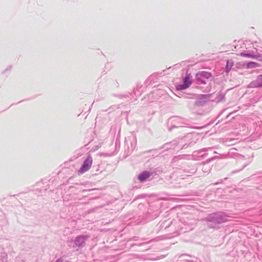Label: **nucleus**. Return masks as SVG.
Listing matches in <instances>:
<instances>
[{"label":"nucleus","instance_id":"nucleus-1","mask_svg":"<svg viewBox=\"0 0 262 262\" xmlns=\"http://www.w3.org/2000/svg\"><path fill=\"white\" fill-rule=\"evenodd\" d=\"M92 165V159L91 157H88L84 161L83 165L78 171L79 174H82L88 171L91 167Z\"/></svg>","mask_w":262,"mask_h":262},{"label":"nucleus","instance_id":"nucleus-2","mask_svg":"<svg viewBox=\"0 0 262 262\" xmlns=\"http://www.w3.org/2000/svg\"><path fill=\"white\" fill-rule=\"evenodd\" d=\"M192 76L190 74H186L185 77L183 79V84L179 85L177 89L182 90L187 89L191 84Z\"/></svg>","mask_w":262,"mask_h":262},{"label":"nucleus","instance_id":"nucleus-3","mask_svg":"<svg viewBox=\"0 0 262 262\" xmlns=\"http://www.w3.org/2000/svg\"><path fill=\"white\" fill-rule=\"evenodd\" d=\"M150 174L148 171H144L140 174H139L138 177L139 180L141 182H143L145 181L147 179H148L150 177Z\"/></svg>","mask_w":262,"mask_h":262},{"label":"nucleus","instance_id":"nucleus-4","mask_svg":"<svg viewBox=\"0 0 262 262\" xmlns=\"http://www.w3.org/2000/svg\"><path fill=\"white\" fill-rule=\"evenodd\" d=\"M198 79H200L202 77H204L206 78H209L211 77V74L207 72H201L198 73L196 75Z\"/></svg>","mask_w":262,"mask_h":262},{"label":"nucleus","instance_id":"nucleus-5","mask_svg":"<svg viewBox=\"0 0 262 262\" xmlns=\"http://www.w3.org/2000/svg\"><path fill=\"white\" fill-rule=\"evenodd\" d=\"M85 239V238L83 236H79L76 239L75 244L77 246H80L84 243Z\"/></svg>","mask_w":262,"mask_h":262},{"label":"nucleus","instance_id":"nucleus-6","mask_svg":"<svg viewBox=\"0 0 262 262\" xmlns=\"http://www.w3.org/2000/svg\"><path fill=\"white\" fill-rule=\"evenodd\" d=\"M259 67V64L255 62H249L247 63V68L248 69H251V68H257Z\"/></svg>","mask_w":262,"mask_h":262},{"label":"nucleus","instance_id":"nucleus-7","mask_svg":"<svg viewBox=\"0 0 262 262\" xmlns=\"http://www.w3.org/2000/svg\"><path fill=\"white\" fill-rule=\"evenodd\" d=\"M233 65V62L232 61L228 60L226 66V71L228 73Z\"/></svg>","mask_w":262,"mask_h":262},{"label":"nucleus","instance_id":"nucleus-8","mask_svg":"<svg viewBox=\"0 0 262 262\" xmlns=\"http://www.w3.org/2000/svg\"><path fill=\"white\" fill-rule=\"evenodd\" d=\"M241 55L242 56L249 57V58H255V55H252V54H246V53H242L241 54Z\"/></svg>","mask_w":262,"mask_h":262},{"label":"nucleus","instance_id":"nucleus-9","mask_svg":"<svg viewBox=\"0 0 262 262\" xmlns=\"http://www.w3.org/2000/svg\"><path fill=\"white\" fill-rule=\"evenodd\" d=\"M258 81H261V82H262V76H260V77L258 78Z\"/></svg>","mask_w":262,"mask_h":262},{"label":"nucleus","instance_id":"nucleus-10","mask_svg":"<svg viewBox=\"0 0 262 262\" xmlns=\"http://www.w3.org/2000/svg\"><path fill=\"white\" fill-rule=\"evenodd\" d=\"M258 86L262 87V82L261 83L258 84Z\"/></svg>","mask_w":262,"mask_h":262}]
</instances>
